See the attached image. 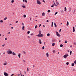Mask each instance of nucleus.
Returning <instances> with one entry per match:
<instances>
[{
	"label": "nucleus",
	"instance_id": "nucleus-1",
	"mask_svg": "<svg viewBox=\"0 0 76 76\" xmlns=\"http://www.w3.org/2000/svg\"><path fill=\"white\" fill-rule=\"evenodd\" d=\"M41 31H39V34L36 35L37 37H44V35L41 33Z\"/></svg>",
	"mask_w": 76,
	"mask_h": 76
},
{
	"label": "nucleus",
	"instance_id": "nucleus-2",
	"mask_svg": "<svg viewBox=\"0 0 76 76\" xmlns=\"http://www.w3.org/2000/svg\"><path fill=\"white\" fill-rule=\"evenodd\" d=\"M7 53L8 54H12V51H11L10 49H8L7 51Z\"/></svg>",
	"mask_w": 76,
	"mask_h": 76
},
{
	"label": "nucleus",
	"instance_id": "nucleus-3",
	"mask_svg": "<svg viewBox=\"0 0 76 76\" xmlns=\"http://www.w3.org/2000/svg\"><path fill=\"white\" fill-rule=\"evenodd\" d=\"M68 56H69V55L66 54L64 55L63 57L64 58H67V57H68Z\"/></svg>",
	"mask_w": 76,
	"mask_h": 76
},
{
	"label": "nucleus",
	"instance_id": "nucleus-4",
	"mask_svg": "<svg viewBox=\"0 0 76 76\" xmlns=\"http://www.w3.org/2000/svg\"><path fill=\"white\" fill-rule=\"evenodd\" d=\"M56 34L57 36L58 37H60V35L59 34H58V32L57 31H56Z\"/></svg>",
	"mask_w": 76,
	"mask_h": 76
},
{
	"label": "nucleus",
	"instance_id": "nucleus-5",
	"mask_svg": "<svg viewBox=\"0 0 76 76\" xmlns=\"http://www.w3.org/2000/svg\"><path fill=\"white\" fill-rule=\"evenodd\" d=\"M37 3L38 4H41V2L39 1V0H37Z\"/></svg>",
	"mask_w": 76,
	"mask_h": 76
},
{
	"label": "nucleus",
	"instance_id": "nucleus-6",
	"mask_svg": "<svg viewBox=\"0 0 76 76\" xmlns=\"http://www.w3.org/2000/svg\"><path fill=\"white\" fill-rule=\"evenodd\" d=\"M4 75L5 76H9V74H8L6 72H4Z\"/></svg>",
	"mask_w": 76,
	"mask_h": 76
},
{
	"label": "nucleus",
	"instance_id": "nucleus-7",
	"mask_svg": "<svg viewBox=\"0 0 76 76\" xmlns=\"http://www.w3.org/2000/svg\"><path fill=\"white\" fill-rule=\"evenodd\" d=\"M39 42L40 44H42V42H41V39H39Z\"/></svg>",
	"mask_w": 76,
	"mask_h": 76
},
{
	"label": "nucleus",
	"instance_id": "nucleus-8",
	"mask_svg": "<svg viewBox=\"0 0 76 76\" xmlns=\"http://www.w3.org/2000/svg\"><path fill=\"white\" fill-rule=\"evenodd\" d=\"M54 25H55V28H57V24H56V23H54Z\"/></svg>",
	"mask_w": 76,
	"mask_h": 76
},
{
	"label": "nucleus",
	"instance_id": "nucleus-9",
	"mask_svg": "<svg viewBox=\"0 0 76 76\" xmlns=\"http://www.w3.org/2000/svg\"><path fill=\"white\" fill-rule=\"evenodd\" d=\"M23 2H24V1H25V3H28V1H27V0H23Z\"/></svg>",
	"mask_w": 76,
	"mask_h": 76
},
{
	"label": "nucleus",
	"instance_id": "nucleus-10",
	"mask_svg": "<svg viewBox=\"0 0 76 76\" xmlns=\"http://www.w3.org/2000/svg\"><path fill=\"white\" fill-rule=\"evenodd\" d=\"M12 55H13V56H15V55H16V53H15L14 52H13V53L12 52Z\"/></svg>",
	"mask_w": 76,
	"mask_h": 76
},
{
	"label": "nucleus",
	"instance_id": "nucleus-11",
	"mask_svg": "<svg viewBox=\"0 0 76 76\" xmlns=\"http://www.w3.org/2000/svg\"><path fill=\"white\" fill-rule=\"evenodd\" d=\"M42 16H45V13H44V12L42 13Z\"/></svg>",
	"mask_w": 76,
	"mask_h": 76
},
{
	"label": "nucleus",
	"instance_id": "nucleus-12",
	"mask_svg": "<svg viewBox=\"0 0 76 76\" xmlns=\"http://www.w3.org/2000/svg\"><path fill=\"white\" fill-rule=\"evenodd\" d=\"M22 29L23 30V31H25V26H23L22 27Z\"/></svg>",
	"mask_w": 76,
	"mask_h": 76
},
{
	"label": "nucleus",
	"instance_id": "nucleus-13",
	"mask_svg": "<svg viewBox=\"0 0 76 76\" xmlns=\"http://www.w3.org/2000/svg\"><path fill=\"white\" fill-rule=\"evenodd\" d=\"M54 24V22H53L52 23L51 27H53V24Z\"/></svg>",
	"mask_w": 76,
	"mask_h": 76
},
{
	"label": "nucleus",
	"instance_id": "nucleus-14",
	"mask_svg": "<svg viewBox=\"0 0 76 76\" xmlns=\"http://www.w3.org/2000/svg\"><path fill=\"white\" fill-rule=\"evenodd\" d=\"M75 31V27H73V32H74Z\"/></svg>",
	"mask_w": 76,
	"mask_h": 76
},
{
	"label": "nucleus",
	"instance_id": "nucleus-15",
	"mask_svg": "<svg viewBox=\"0 0 76 76\" xmlns=\"http://www.w3.org/2000/svg\"><path fill=\"white\" fill-rule=\"evenodd\" d=\"M46 56L48 57L49 56V55L48 54V53H46Z\"/></svg>",
	"mask_w": 76,
	"mask_h": 76
},
{
	"label": "nucleus",
	"instance_id": "nucleus-16",
	"mask_svg": "<svg viewBox=\"0 0 76 76\" xmlns=\"http://www.w3.org/2000/svg\"><path fill=\"white\" fill-rule=\"evenodd\" d=\"M18 56L19 58H20V53L18 55Z\"/></svg>",
	"mask_w": 76,
	"mask_h": 76
},
{
	"label": "nucleus",
	"instance_id": "nucleus-17",
	"mask_svg": "<svg viewBox=\"0 0 76 76\" xmlns=\"http://www.w3.org/2000/svg\"><path fill=\"white\" fill-rule=\"evenodd\" d=\"M71 66L72 67H73V66H74V63H72L71 64Z\"/></svg>",
	"mask_w": 76,
	"mask_h": 76
},
{
	"label": "nucleus",
	"instance_id": "nucleus-18",
	"mask_svg": "<svg viewBox=\"0 0 76 76\" xmlns=\"http://www.w3.org/2000/svg\"><path fill=\"white\" fill-rule=\"evenodd\" d=\"M50 34L48 33L47 34V37H49V36H50Z\"/></svg>",
	"mask_w": 76,
	"mask_h": 76
},
{
	"label": "nucleus",
	"instance_id": "nucleus-19",
	"mask_svg": "<svg viewBox=\"0 0 76 76\" xmlns=\"http://www.w3.org/2000/svg\"><path fill=\"white\" fill-rule=\"evenodd\" d=\"M54 45H55V43H52V46L53 47H54Z\"/></svg>",
	"mask_w": 76,
	"mask_h": 76
},
{
	"label": "nucleus",
	"instance_id": "nucleus-20",
	"mask_svg": "<svg viewBox=\"0 0 76 76\" xmlns=\"http://www.w3.org/2000/svg\"><path fill=\"white\" fill-rule=\"evenodd\" d=\"M64 11H65V12H66V10H67V9L66 8V7H65V8H64Z\"/></svg>",
	"mask_w": 76,
	"mask_h": 76
},
{
	"label": "nucleus",
	"instance_id": "nucleus-21",
	"mask_svg": "<svg viewBox=\"0 0 76 76\" xmlns=\"http://www.w3.org/2000/svg\"><path fill=\"white\" fill-rule=\"evenodd\" d=\"M11 3H14V0H12Z\"/></svg>",
	"mask_w": 76,
	"mask_h": 76
},
{
	"label": "nucleus",
	"instance_id": "nucleus-22",
	"mask_svg": "<svg viewBox=\"0 0 76 76\" xmlns=\"http://www.w3.org/2000/svg\"><path fill=\"white\" fill-rule=\"evenodd\" d=\"M66 65H69V62H67L66 63Z\"/></svg>",
	"mask_w": 76,
	"mask_h": 76
},
{
	"label": "nucleus",
	"instance_id": "nucleus-23",
	"mask_svg": "<svg viewBox=\"0 0 76 76\" xmlns=\"http://www.w3.org/2000/svg\"><path fill=\"white\" fill-rule=\"evenodd\" d=\"M0 23H3V20H1L0 21Z\"/></svg>",
	"mask_w": 76,
	"mask_h": 76
},
{
	"label": "nucleus",
	"instance_id": "nucleus-24",
	"mask_svg": "<svg viewBox=\"0 0 76 76\" xmlns=\"http://www.w3.org/2000/svg\"><path fill=\"white\" fill-rule=\"evenodd\" d=\"M55 41H56V39H53V40L52 42H54Z\"/></svg>",
	"mask_w": 76,
	"mask_h": 76
},
{
	"label": "nucleus",
	"instance_id": "nucleus-25",
	"mask_svg": "<svg viewBox=\"0 0 76 76\" xmlns=\"http://www.w3.org/2000/svg\"><path fill=\"white\" fill-rule=\"evenodd\" d=\"M56 4H57V5H58V4H59V3H58V2H56Z\"/></svg>",
	"mask_w": 76,
	"mask_h": 76
},
{
	"label": "nucleus",
	"instance_id": "nucleus-26",
	"mask_svg": "<svg viewBox=\"0 0 76 76\" xmlns=\"http://www.w3.org/2000/svg\"><path fill=\"white\" fill-rule=\"evenodd\" d=\"M69 25V22L67 21L66 24V26H68Z\"/></svg>",
	"mask_w": 76,
	"mask_h": 76
},
{
	"label": "nucleus",
	"instance_id": "nucleus-27",
	"mask_svg": "<svg viewBox=\"0 0 76 76\" xmlns=\"http://www.w3.org/2000/svg\"><path fill=\"white\" fill-rule=\"evenodd\" d=\"M27 33L28 34H30V31H27Z\"/></svg>",
	"mask_w": 76,
	"mask_h": 76
},
{
	"label": "nucleus",
	"instance_id": "nucleus-28",
	"mask_svg": "<svg viewBox=\"0 0 76 76\" xmlns=\"http://www.w3.org/2000/svg\"><path fill=\"white\" fill-rule=\"evenodd\" d=\"M44 48H45V47H44V46H43V47L42 48V50H44Z\"/></svg>",
	"mask_w": 76,
	"mask_h": 76
},
{
	"label": "nucleus",
	"instance_id": "nucleus-29",
	"mask_svg": "<svg viewBox=\"0 0 76 76\" xmlns=\"http://www.w3.org/2000/svg\"><path fill=\"white\" fill-rule=\"evenodd\" d=\"M23 17L24 18H26V15H23Z\"/></svg>",
	"mask_w": 76,
	"mask_h": 76
},
{
	"label": "nucleus",
	"instance_id": "nucleus-30",
	"mask_svg": "<svg viewBox=\"0 0 76 76\" xmlns=\"http://www.w3.org/2000/svg\"><path fill=\"white\" fill-rule=\"evenodd\" d=\"M60 47H63V45L61 44V45H60Z\"/></svg>",
	"mask_w": 76,
	"mask_h": 76
},
{
	"label": "nucleus",
	"instance_id": "nucleus-31",
	"mask_svg": "<svg viewBox=\"0 0 76 76\" xmlns=\"http://www.w3.org/2000/svg\"><path fill=\"white\" fill-rule=\"evenodd\" d=\"M7 64H6V63H5L4 64H4V66H6V65H7Z\"/></svg>",
	"mask_w": 76,
	"mask_h": 76
},
{
	"label": "nucleus",
	"instance_id": "nucleus-32",
	"mask_svg": "<svg viewBox=\"0 0 76 76\" xmlns=\"http://www.w3.org/2000/svg\"><path fill=\"white\" fill-rule=\"evenodd\" d=\"M23 54H26V52L25 51H23Z\"/></svg>",
	"mask_w": 76,
	"mask_h": 76
},
{
	"label": "nucleus",
	"instance_id": "nucleus-33",
	"mask_svg": "<svg viewBox=\"0 0 76 76\" xmlns=\"http://www.w3.org/2000/svg\"><path fill=\"white\" fill-rule=\"evenodd\" d=\"M23 8H25L26 7L25 6H22Z\"/></svg>",
	"mask_w": 76,
	"mask_h": 76
},
{
	"label": "nucleus",
	"instance_id": "nucleus-34",
	"mask_svg": "<svg viewBox=\"0 0 76 76\" xmlns=\"http://www.w3.org/2000/svg\"><path fill=\"white\" fill-rule=\"evenodd\" d=\"M72 51H71L70 52V55H72Z\"/></svg>",
	"mask_w": 76,
	"mask_h": 76
},
{
	"label": "nucleus",
	"instance_id": "nucleus-35",
	"mask_svg": "<svg viewBox=\"0 0 76 76\" xmlns=\"http://www.w3.org/2000/svg\"><path fill=\"white\" fill-rule=\"evenodd\" d=\"M37 27H38V26H37V25H36V26H35V29H36V28H37Z\"/></svg>",
	"mask_w": 76,
	"mask_h": 76
},
{
	"label": "nucleus",
	"instance_id": "nucleus-36",
	"mask_svg": "<svg viewBox=\"0 0 76 76\" xmlns=\"http://www.w3.org/2000/svg\"><path fill=\"white\" fill-rule=\"evenodd\" d=\"M72 71H73V72H75V71H76V70H75V69H73V70H72Z\"/></svg>",
	"mask_w": 76,
	"mask_h": 76
},
{
	"label": "nucleus",
	"instance_id": "nucleus-37",
	"mask_svg": "<svg viewBox=\"0 0 76 76\" xmlns=\"http://www.w3.org/2000/svg\"><path fill=\"white\" fill-rule=\"evenodd\" d=\"M58 12H56L55 13V15H57V14L58 13Z\"/></svg>",
	"mask_w": 76,
	"mask_h": 76
},
{
	"label": "nucleus",
	"instance_id": "nucleus-38",
	"mask_svg": "<svg viewBox=\"0 0 76 76\" xmlns=\"http://www.w3.org/2000/svg\"><path fill=\"white\" fill-rule=\"evenodd\" d=\"M7 19V17H5L4 18V20H6Z\"/></svg>",
	"mask_w": 76,
	"mask_h": 76
},
{
	"label": "nucleus",
	"instance_id": "nucleus-39",
	"mask_svg": "<svg viewBox=\"0 0 76 76\" xmlns=\"http://www.w3.org/2000/svg\"><path fill=\"white\" fill-rule=\"evenodd\" d=\"M74 63L75 64H76V61H75L74 62Z\"/></svg>",
	"mask_w": 76,
	"mask_h": 76
},
{
	"label": "nucleus",
	"instance_id": "nucleus-40",
	"mask_svg": "<svg viewBox=\"0 0 76 76\" xmlns=\"http://www.w3.org/2000/svg\"><path fill=\"white\" fill-rule=\"evenodd\" d=\"M23 62H24V63H26V61H25V60H23Z\"/></svg>",
	"mask_w": 76,
	"mask_h": 76
},
{
	"label": "nucleus",
	"instance_id": "nucleus-41",
	"mask_svg": "<svg viewBox=\"0 0 76 76\" xmlns=\"http://www.w3.org/2000/svg\"><path fill=\"white\" fill-rule=\"evenodd\" d=\"M50 12V10H48V13H49Z\"/></svg>",
	"mask_w": 76,
	"mask_h": 76
},
{
	"label": "nucleus",
	"instance_id": "nucleus-42",
	"mask_svg": "<svg viewBox=\"0 0 76 76\" xmlns=\"http://www.w3.org/2000/svg\"><path fill=\"white\" fill-rule=\"evenodd\" d=\"M5 40H7V37H6V38H5Z\"/></svg>",
	"mask_w": 76,
	"mask_h": 76
},
{
	"label": "nucleus",
	"instance_id": "nucleus-43",
	"mask_svg": "<svg viewBox=\"0 0 76 76\" xmlns=\"http://www.w3.org/2000/svg\"><path fill=\"white\" fill-rule=\"evenodd\" d=\"M53 53H56V50H53Z\"/></svg>",
	"mask_w": 76,
	"mask_h": 76
},
{
	"label": "nucleus",
	"instance_id": "nucleus-44",
	"mask_svg": "<svg viewBox=\"0 0 76 76\" xmlns=\"http://www.w3.org/2000/svg\"><path fill=\"white\" fill-rule=\"evenodd\" d=\"M10 32H9L7 33V34H10Z\"/></svg>",
	"mask_w": 76,
	"mask_h": 76
},
{
	"label": "nucleus",
	"instance_id": "nucleus-45",
	"mask_svg": "<svg viewBox=\"0 0 76 76\" xmlns=\"http://www.w3.org/2000/svg\"><path fill=\"white\" fill-rule=\"evenodd\" d=\"M51 7H54V5H53L51 6Z\"/></svg>",
	"mask_w": 76,
	"mask_h": 76
},
{
	"label": "nucleus",
	"instance_id": "nucleus-46",
	"mask_svg": "<svg viewBox=\"0 0 76 76\" xmlns=\"http://www.w3.org/2000/svg\"><path fill=\"white\" fill-rule=\"evenodd\" d=\"M65 44H66L67 43V41H66L65 42H64Z\"/></svg>",
	"mask_w": 76,
	"mask_h": 76
},
{
	"label": "nucleus",
	"instance_id": "nucleus-47",
	"mask_svg": "<svg viewBox=\"0 0 76 76\" xmlns=\"http://www.w3.org/2000/svg\"><path fill=\"white\" fill-rule=\"evenodd\" d=\"M27 71H29V68H27Z\"/></svg>",
	"mask_w": 76,
	"mask_h": 76
},
{
	"label": "nucleus",
	"instance_id": "nucleus-48",
	"mask_svg": "<svg viewBox=\"0 0 76 76\" xmlns=\"http://www.w3.org/2000/svg\"><path fill=\"white\" fill-rule=\"evenodd\" d=\"M61 31V29H60L59 30V32H60Z\"/></svg>",
	"mask_w": 76,
	"mask_h": 76
},
{
	"label": "nucleus",
	"instance_id": "nucleus-49",
	"mask_svg": "<svg viewBox=\"0 0 76 76\" xmlns=\"http://www.w3.org/2000/svg\"><path fill=\"white\" fill-rule=\"evenodd\" d=\"M28 38H30V37H29V36H28Z\"/></svg>",
	"mask_w": 76,
	"mask_h": 76
},
{
	"label": "nucleus",
	"instance_id": "nucleus-50",
	"mask_svg": "<svg viewBox=\"0 0 76 76\" xmlns=\"http://www.w3.org/2000/svg\"><path fill=\"white\" fill-rule=\"evenodd\" d=\"M24 73H25V75H26V71L24 72Z\"/></svg>",
	"mask_w": 76,
	"mask_h": 76
},
{
	"label": "nucleus",
	"instance_id": "nucleus-51",
	"mask_svg": "<svg viewBox=\"0 0 76 76\" xmlns=\"http://www.w3.org/2000/svg\"><path fill=\"white\" fill-rule=\"evenodd\" d=\"M55 6H56V7H57L58 6H57V4H55Z\"/></svg>",
	"mask_w": 76,
	"mask_h": 76
},
{
	"label": "nucleus",
	"instance_id": "nucleus-52",
	"mask_svg": "<svg viewBox=\"0 0 76 76\" xmlns=\"http://www.w3.org/2000/svg\"><path fill=\"white\" fill-rule=\"evenodd\" d=\"M34 35V34H33V33H32V34H31V35Z\"/></svg>",
	"mask_w": 76,
	"mask_h": 76
},
{
	"label": "nucleus",
	"instance_id": "nucleus-53",
	"mask_svg": "<svg viewBox=\"0 0 76 76\" xmlns=\"http://www.w3.org/2000/svg\"><path fill=\"white\" fill-rule=\"evenodd\" d=\"M46 22H48V20H47Z\"/></svg>",
	"mask_w": 76,
	"mask_h": 76
},
{
	"label": "nucleus",
	"instance_id": "nucleus-54",
	"mask_svg": "<svg viewBox=\"0 0 76 76\" xmlns=\"http://www.w3.org/2000/svg\"><path fill=\"white\" fill-rule=\"evenodd\" d=\"M18 22V21H17L16 22H15L16 23H17Z\"/></svg>",
	"mask_w": 76,
	"mask_h": 76
},
{
	"label": "nucleus",
	"instance_id": "nucleus-55",
	"mask_svg": "<svg viewBox=\"0 0 76 76\" xmlns=\"http://www.w3.org/2000/svg\"><path fill=\"white\" fill-rule=\"evenodd\" d=\"M20 74L21 75V76H22V73H21V72H20Z\"/></svg>",
	"mask_w": 76,
	"mask_h": 76
},
{
	"label": "nucleus",
	"instance_id": "nucleus-56",
	"mask_svg": "<svg viewBox=\"0 0 76 76\" xmlns=\"http://www.w3.org/2000/svg\"><path fill=\"white\" fill-rule=\"evenodd\" d=\"M5 45H2V46H3V47H4V46Z\"/></svg>",
	"mask_w": 76,
	"mask_h": 76
},
{
	"label": "nucleus",
	"instance_id": "nucleus-57",
	"mask_svg": "<svg viewBox=\"0 0 76 76\" xmlns=\"http://www.w3.org/2000/svg\"><path fill=\"white\" fill-rule=\"evenodd\" d=\"M43 2L44 3H45V1H44V0H43Z\"/></svg>",
	"mask_w": 76,
	"mask_h": 76
},
{
	"label": "nucleus",
	"instance_id": "nucleus-58",
	"mask_svg": "<svg viewBox=\"0 0 76 76\" xmlns=\"http://www.w3.org/2000/svg\"><path fill=\"white\" fill-rule=\"evenodd\" d=\"M59 42H61V40H59Z\"/></svg>",
	"mask_w": 76,
	"mask_h": 76
},
{
	"label": "nucleus",
	"instance_id": "nucleus-59",
	"mask_svg": "<svg viewBox=\"0 0 76 76\" xmlns=\"http://www.w3.org/2000/svg\"><path fill=\"white\" fill-rule=\"evenodd\" d=\"M22 25L23 26L24 25V24L23 23H22Z\"/></svg>",
	"mask_w": 76,
	"mask_h": 76
},
{
	"label": "nucleus",
	"instance_id": "nucleus-60",
	"mask_svg": "<svg viewBox=\"0 0 76 76\" xmlns=\"http://www.w3.org/2000/svg\"><path fill=\"white\" fill-rule=\"evenodd\" d=\"M41 26V24H39V27H40V26Z\"/></svg>",
	"mask_w": 76,
	"mask_h": 76
},
{
	"label": "nucleus",
	"instance_id": "nucleus-61",
	"mask_svg": "<svg viewBox=\"0 0 76 76\" xmlns=\"http://www.w3.org/2000/svg\"><path fill=\"white\" fill-rule=\"evenodd\" d=\"M43 28H44V27H45V26L43 25Z\"/></svg>",
	"mask_w": 76,
	"mask_h": 76
},
{
	"label": "nucleus",
	"instance_id": "nucleus-62",
	"mask_svg": "<svg viewBox=\"0 0 76 76\" xmlns=\"http://www.w3.org/2000/svg\"><path fill=\"white\" fill-rule=\"evenodd\" d=\"M5 63L7 64V62H6V61H5Z\"/></svg>",
	"mask_w": 76,
	"mask_h": 76
},
{
	"label": "nucleus",
	"instance_id": "nucleus-63",
	"mask_svg": "<svg viewBox=\"0 0 76 76\" xmlns=\"http://www.w3.org/2000/svg\"><path fill=\"white\" fill-rule=\"evenodd\" d=\"M11 29H13V27H11Z\"/></svg>",
	"mask_w": 76,
	"mask_h": 76
},
{
	"label": "nucleus",
	"instance_id": "nucleus-64",
	"mask_svg": "<svg viewBox=\"0 0 76 76\" xmlns=\"http://www.w3.org/2000/svg\"><path fill=\"white\" fill-rule=\"evenodd\" d=\"M18 76H20V74H18Z\"/></svg>",
	"mask_w": 76,
	"mask_h": 76
}]
</instances>
